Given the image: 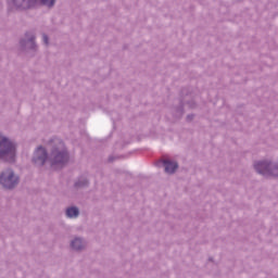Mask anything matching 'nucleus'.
Masks as SVG:
<instances>
[{"label":"nucleus","mask_w":278,"mask_h":278,"mask_svg":"<svg viewBox=\"0 0 278 278\" xmlns=\"http://www.w3.org/2000/svg\"><path fill=\"white\" fill-rule=\"evenodd\" d=\"M51 147L48 162L52 168H64L71 162V153L64 141L60 138L49 140Z\"/></svg>","instance_id":"obj_1"},{"label":"nucleus","mask_w":278,"mask_h":278,"mask_svg":"<svg viewBox=\"0 0 278 278\" xmlns=\"http://www.w3.org/2000/svg\"><path fill=\"white\" fill-rule=\"evenodd\" d=\"M18 143L0 132V162L3 164H16Z\"/></svg>","instance_id":"obj_2"},{"label":"nucleus","mask_w":278,"mask_h":278,"mask_svg":"<svg viewBox=\"0 0 278 278\" xmlns=\"http://www.w3.org/2000/svg\"><path fill=\"white\" fill-rule=\"evenodd\" d=\"M20 51L34 58L38 53V43L36 42V30H27L20 39Z\"/></svg>","instance_id":"obj_3"},{"label":"nucleus","mask_w":278,"mask_h":278,"mask_svg":"<svg viewBox=\"0 0 278 278\" xmlns=\"http://www.w3.org/2000/svg\"><path fill=\"white\" fill-rule=\"evenodd\" d=\"M254 170L263 177H278V163L273 161H258L254 164Z\"/></svg>","instance_id":"obj_4"},{"label":"nucleus","mask_w":278,"mask_h":278,"mask_svg":"<svg viewBox=\"0 0 278 278\" xmlns=\"http://www.w3.org/2000/svg\"><path fill=\"white\" fill-rule=\"evenodd\" d=\"M21 182V178L11 169H5L0 174V186L4 190H14Z\"/></svg>","instance_id":"obj_5"},{"label":"nucleus","mask_w":278,"mask_h":278,"mask_svg":"<svg viewBox=\"0 0 278 278\" xmlns=\"http://www.w3.org/2000/svg\"><path fill=\"white\" fill-rule=\"evenodd\" d=\"M49 162V152L42 146L37 147L33 153L31 163L35 166H45Z\"/></svg>","instance_id":"obj_6"},{"label":"nucleus","mask_w":278,"mask_h":278,"mask_svg":"<svg viewBox=\"0 0 278 278\" xmlns=\"http://www.w3.org/2000/svg\"><path fill=\"white\" fill-rule=\"evenodd\" d=\"M12 5L18 12H27L38 8V0H12Z\"/></svg>","instance_id":"obj_7"},{"label":"nucleus","mask_w":278,"mask_h":278,"mask_svg":"<svg viewBox=\"0 0 278 278\" xmlns=\"http://www.w3.org/2000/svg\"><path fill=\"white\" fill-rule=\"evenodd\" d=\"M179 100L182 105H188L190 110L197 109V102H194V97L192 96V92H190V90H188L187 88L181 89Z\"/></svg>","instance_id":"obj_8"},{"label":"nucleus","mask_w":278,"mask_h":278,"mask_svg":"<svg viewBox=\"0 0 278 278\" xmlns=\"http://www.w3.org/2000/svg\"><path fill=\"white\" fill-rule=\"evenodd\" d=\"M160 164L163 165L167 175H175V173H177V169L179 168V164L169 159H162L160 161Z\"/></svg>","instance_id":"obj_9"},{"label":"nucleus","mask_w":278,"mask_h":278,"mask_svg":"<svg viewBox=\"0 0 278 278\" xmlns=\"http://www.w3.org/2000/svg\"><path fill=\"white\" fill-rule=\"evenodd\" d=\"M170 112L175 121H181V118L184 117L185 111H184V104L181 103L180 100H179V104L176 106H173Z\"/></svg>","instance_id":"obj_10"},{"label":"nucleus","mask_w":278,"mask_h":278,"mask_svg":"<svg viewBox=\"0 0 278 278\" xmlns=\"http://www.w3.org/2000/svg\"><path fill=\"white\" fill-rule=\"evenodd\" d=\"M71 248L74 251H84V249H86V242L83 238L76 237L74 240L71 241Z\"/></svg>","instance_id":"obj_11"},{"label":"nucleus","mask_w":278,"mask_h":278,"mask_svg":"<svg viewBox=\"0 0 278 278\" xmlns=\"http://www.w3.org/2000/svg\"><path fill=\"white\" fill-rule=\"evenodd\" d=\"M90 186V180L86 177H79L75 182H74V188L75 190H81L84 188H88Z\"/></svg>","instance_id":"obj_12"},{"label":"nucleus","mask_w":278,"mask_h":278,"mask_svg":"<svg viewBox=\"0 0 278 278\" xmlns=\"http://www.w3.org/2000/svg\"><path fill=\"white\" fill-rule=\"evenodd\" d=\"M67 218H77L79 216V208L77 206H70L65 211Z\"/></svg>","instance_id":"obj_13"},{"label":"nucleus","mask_w":278,"mask_h":278,"mask_svg":"<svg viewBox=\"0 0 278 278\" xmlns=\"http://www.w3.org/2000/svg\"><path fill=\"white\" fill-rule=\"evenodd\" d=\"M56 2L58 0H38V3H40L45 8H48V10H53V8H55Z\"/></svg>","instance_id":"obj_14"},{"label":"nucleus","mask_w":278,"mask_h":278,"mask_svg":"<svg viewBox=\"0 0 278 278\" xmlns=\"http://www.w3.org/2000/svg\"><path fill=\"white\" fill-rule=\"evenodd\" d=\"M42 40L43 45H46V47H49V35L42 34Z\"/></svg>","instance_id":"obj_15"},{"label":"nucleus","mask_w":278,"mask_h":278,"mask_svg":"<svg viewBox=\"0 0 278 278\" xmlns=\"http://www.w3.org/2000/svg\"><path fill=\"white\" fill-rule=\"evenodd\" d=\"M186 121L187 123H192L194 121V114H188Z\"/></svg>","instance_id":"obj_16"},{"label":"nucleus","mask_w":278,"mask_h":278,"mask_svg":"<svg viewBox=\"0 0 278 278\" xmlns=\"http://www.w3.org/2000/svg\"><path fill=\"white\" fill-rule=\"evenodd\" d=\"M118 157L116 156H109V162H114V160H117Z\"/></svg>","instance_id":"obj_17"},{"label":"nucleus","mask_w":278,"mask_h":278,"mask_svg":"<svg viewBox=\"0 0 278 278\" xmlns=\"http://www.w3.org/2000/svg\"><path fill=\"white\" fill-rule=\"evenodd\" d=\"M208 262H214V257H208Z\"/></svg>","instance_id":"obj_18"}]
</instances>
